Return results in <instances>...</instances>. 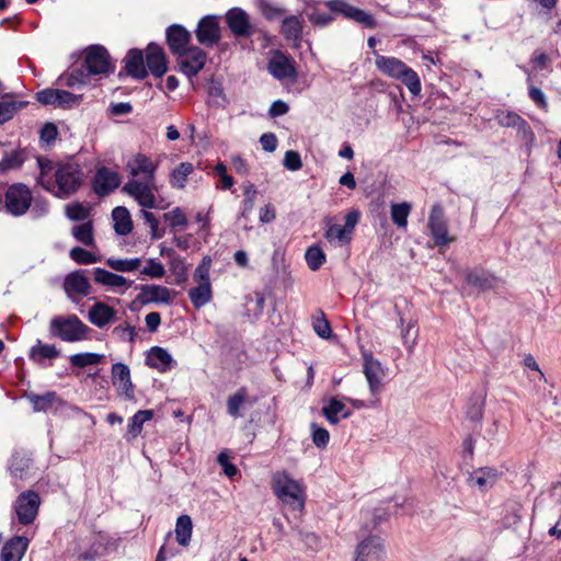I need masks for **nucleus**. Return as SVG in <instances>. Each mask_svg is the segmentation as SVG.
<instances>
[{
	"instance_id": "obj_1",
	"label": "nucleus",
	"mask_w": 561,
	"mask_h": 561,
	"mask_svg": "<svg viewBox=\"0 0 561 561\" xmlns=\"http://www.w3.org/2000/svg\"><path fill=\"white\" fill-rule=\"evenodd\" d=\"M160 161L142 152L133 154L126 162L127 181L122 193L133 198L138 206H158L157 171Z\"/></svg>"
},
{
	"instance_id": "obj_2",
	"label": "nucleus",
	"mask_w": 561,
	"mask_h": 561,
	"mask_svg": "<svg viewBox=\"0 0 561 561\" xmlns=\"http://www.w3.org/2000/svg\"><path fill=\"white\" fill-rule=\"evenodd\" d=\"M39 175L37 183L58 198H68L79 191L84 181L81 165L76 161L54 163L38 159Z\"/></svg>"
},
{
	"instance_id": "obj_3",
	"label": "nucleus",
	"mask_w": 561,
	"mask_h": 561,
	"mask_svg": "<svg viewBox=\"0 0 561 561\" xmlns=\"http://www.w3.org/2000/svg\"><path fill=\"white\" fill-rule=\"evenodd\" d=\"M375 65L383 75L400 80L413 95H419L422 90L419 75L403 61L396 57L379 55L375 51Z\"/></svg>"
},
{
	"instance_id": "obj_4",
	"label": "nucleus",
	"mask_w": 561,
	"mask_h": 561,
	"mask_svg": "<svg viewBox=\"0 0 561 561\" xmlns=\"http://www.w3.org/2000/svg\"><path fill=\"white\" fill-rule=\"evenodd\" d=\"M272 488L277 499L293 510L301 512L305 507V489L286 471H277L272 477Z\"/></svg>"
},
{
	"instance_id": "obj_5",
	"label": "nucleus",
	"mask_w": 561,
	"mask_h": 561,
	"mask_svg": "<svg viewBox=\"0 0 561 561\" xmlns=\"http://www.w3.org/2000/svg\"><path fill=\"white\" fill-rule=\"evenodd\" d=\"M50 333L54 336L69 343L83 341L88 337L90 328L76 314L55 317L49 323Z\"/></svg>"
},
{
	"instance_id": "obj_6",
	"label": "nucleus",
	"mask_w": 561,
	"mask_h": 561,
	"mask_svg": "<svg viewBox=\"0 0 561 561\" xmlns=\"http://www.w3.org/2000/svg\"><path fill=\"white\" fill-rule=\"evenodd\" d=\"M32 199V192L25 184H12L4 195L5 210L12 216H22L30 209Z\"/></svg>"
},
{
	"instance_id": "obj_7",
	"label": "nucleus",
	"mask_w": 561,
	"mask_h": 561,
	"mask_svg": "<svg viewBox=\"0 0 561 561\" xmlns=\"http://www.w3.org/2000/svg\"><path fill=\"white\" fill-rule=\"evenodd\" d=\"M363 359V371L367 379L369 391L376 398L373 405H376L379 401L377 396L382 390L383 380L387 376V368L370 353H364Z\"/></svg>"
},
{
	"instance_id": "obj_8",
	"label": "nucleus",
	"mask_w": 561,
	"mask_h": 561,
	"mask_svg": "<svg viewBox=\"0 0 561 561\" xmlns=\"http://www.w3.org/2000/svg\"><path fill=\"white\" fill-rule=\"evenodd\" d=\"M325 7L334 13L343 15L345 19L352 20L363 27L375 28L377 26L376 19L373 14L366 12L363 9L354 7L344 0H329L325 2Z\"/></svg>"
},
{
	"instance_id": "obj_9",
	"label": "nucleus",
	"mask_w": 561,
	"mask_h": 561,
	"mask_svg": "<svg viewBox=\"0 0 561 561\" xmlns=\"http://www.w3.org/2000/svg\"><path fill=\"white\" fill-rule=\"evenodd\" d=\"M83 67L90 76H106L113 71L110 55L101 45H91L85 49Z\"/></svg>"
},
{
	"instance_id": "obj_10",
	"label": "nucleus",
	"mask_w": 561,
	"mask_h": 561,
	"mask_svg": "<svg viewBox=\"0 0 561 561\" xmlns=\"http://www.w3.org/2000/svg\"><path fill=\"white\" fill-rule=\"evenodd\" d=\"M41 505V497L35 491L22 492L15 500L14 511L19 523L28 525L34 522Z\"/></svg>"
},
{
	"instance_id": "obj_11",
	"label": "nucleus",
	"mask_w": 561,
	"mask_h": 561,
	"mask_svg": "<svg viewBox=\"0 0 561 561\" xmlns=\"http://www.w3.org/2000/svg\"><path fill=\"white\" fill-rule=\"evenodd\" d=\"M225 20L230 32L237 38H248L254 34V25L249 13L242 8L234 7L225 14Z\"/></svg>"
},
{
	"instance_id": "obj_12",
	"label": "nucleus",
	"mask_w": 561,
	"mask_h": 561,
	"mask_svg": "<svg viewBox=\"0 0 561 561\" xmlns=\"http://www.w3.org/2000/svg\"><path fill=\"white\" fill-rule=\"evenodd\" d=\"M36 100L42 105H53L55 107L70 108L79 104L82 95H76L60 89H44L36 93Z\"/></svg>"
},
{
	"instance_id": "obj_13",
	"label": "nucleus",
	"mask_w": 561,
	"mask_h": 561,
	"mask_svg": "<svg viewBox=\"0 0 561 561\" xmlns=\"http://www.w3.org/2000/svg\"><path fill=\"white\" fill-rule=\"evenodd\" d=\"M25 398L32 404L34 412L58 414L61 413L67 407V403L54 391H48L44 394H35L30 392L25 393Z\"/></svg>"
},
{
	"instance_id": "obj_14",
	"label": "nucleus",
	"mask_w": 561,
	"mask_h": 561,
	"mask_svg": "<svg viewBox=\"0 0 561 561\" xmlns=\"http://www.w3.org/2000/svg\"><path fill=\"white\" fill-rule=\"evenodd\" d=\"M174 299V293L165 286L157 284H146L139 286L137 300L142 305H171Z\"/></svg>"
},
{
	"instance_id": "obj_15",
	"label": "nucleus",
	"mask_w": 561,
	"mask_h": 561,
	"mask_svg": "<svg viewBox=\"0 0 561 561\" xmlns=\"http://www.w3.org/2000/svg\"><path fill=\"white\" fill-rule=\"evenodd\" d=\"M178 56L180 70L188 78L195 77L204 68L207 58L198 47H190Z\"/></svg>"
},
{
	"instance_id": "obj_16",
	"label": "nucleus",
	"mask_w": 561,
	"mask_h": 561,
	"mask_svg": "<svg viewBox=\"0 0 561 561\" xmlns=\"http://www.w3.org/2000/svg\"><path fill=\"white\" fill-rule=\"evenodd\" d=\"M268 72L277 80L296 79L295 60L280 50H275L267 64Z\"/></svg>"
},
{
	"instance_id": "obj_17",
	"label": "nucleus",
	"mask_w": 561,
	"mask_h": 561,
	"mask_svg": "<svg viewBox=\"0 0 561 561\" xmlns=\"http://www.w3.org/2000/svg\"><path fill=\"white\" fill-rule=\"evenodd\" d=\"M428 228L436 245L445 247L453 241L448 236L447 222L444 218L443 208L439 205H434L431 209Z\"/></svg>"
},
{
	"instance_id": "obj_18",
	"label": "nucleus",
	"mask_w": 561,
	"mask_h": 561,
	"mask_svg": "<svg viewBox=\"0 0 561 561\" xmlns=\"http://www.w3.org/2000/svg\"><path fill=\"white\" fill-rule=\"evenodd\" d=\"M197 41L208 47L216 45L220 39V27L217 16L202 18L195 31Z\"/></svg>"
},
{
	"instance_id": "obj_19",
	"label": "nucleus",
	"mask_w": 561,
	"mask_h": 561,
	"mask_svg": "<svg viewBox=\"0 0 561 561\" xmlns=\"http://www.w3.org/2000/svg\"><path fill=\"white\" fill-rule=\"evenodd\" d=\"M121 184L119 174L106 167L98 169L93 179V191L99 196H107Z\"/></svg>"
},
{
	"instance_id": "obj_20",
	"label": "nucleus",
	"mask_w": 561,
	"mask_h": 561,
	"mask_svg": "<svg viewBox=\"0 0 561 561\" xmlns=\"http://www.w3.org/2000/svg\"><path fill=\"white\" fill-rule=\"evenodd\" d=\"M499 480V472L494 468L482 467L470 472L466 479L467 484L481 493L491 490Z\"/></svg>"
},
{
	"instance_id": "obj_21",
	"label": "nucleus",
	"mask_w": 561,
	"mask_h": 561,
	"mask_svg": "<svg viewBox=\"0 0 561 561\" xmlns=\"http://www.w3.org/2000/svg\"><path fill=\"white\" fill-rule=\"evenodd\" d=\"M104 550L105 546L103 536L100 534H90L79 540L76 552L79 559L94 560L102 556Z\"/></svg>"
},
{
	"instance_id": "obj_22",
	"label": "nucleus",
	"mask_w": 561,
	"mask_h": 561,
	"mask_svg": "<svg viewBox=\"0 0 561 561\" xmlns=\"http://www.w3.org/2000/svg\"><path fill=\"white\" fill-rule=\"evenodd\" d=\"M385 554L380 537H368L358 543L355 561H379Z\"/></svg>"
},
{
	"instance_id": "obj_23",
	"label": "nucleus",
	"mask_w": 561,
	"mask_h": 561,
	"mask_svg": "<svg viewBox=\"0 0 561 561\" xmlns=\"http://www.w3.org/2000/svg\"><path fill=\"white\" fill-rule=\"evenodd\" d=\"M117 311L103 301L96 300L89 309L88 320L99 329H103L116 319Z\"/></svg>"
},
{
	"instance_id": "obj_24",
	"label": "nucleus",
	"mask_w": 561,
	"mask_h": 561,
	"mask_svg": "<svg viewBox=\"0 0 561 561\" xmlns=\"http://www.w3.org/2000/svg\"><path fill=\"white\" fill-rule=\"evenodd\" d=\"M146 365L157 369L160 373L171 370L175 362L172 355L163 347L152 346L146 355Z\"/></svg>"
},
{
	"instance_id": "obj_25",
	"label": "nucleus",
	"mask_w": 561,
	"mask_h": 561,
	"mask_svg": "<svg viewBox=\"0 0 561 561\" xmlns=\"http://www.w3.org/2000/svg\"><path fill=\"white\" fill-rule=\"evenodd\" d=\"M465 279L469 285L482 291L494 289L500 283L497 276L482 268L467 271Z\"/></svg>"
},
{
	"instance_id": "obj_26",
	"label": "nucleus",
	"mask_w": 561,
	"mask_h": 561,
	"mask_svg": "<svg viewBox=\"0 0 561 561\" xmlns=\"http://www.w3.org/2000/svg\"><path fill=\"white\" fill-rule=\"evenodd\" d=\"M165 36L167 43L173 54L179 55L190 48L187 45L191 39V34L182 25L173 24L169 26Z\"/></svg>"
},
{
	"instance_id": "obj_27",
	"label": "nucleus",
	"mask_w": 561,
	"mask_h": 561,
	"mask_svg": "<svg viewBox=\"0 0 561 561\" xmlns=\"http://www.w3.org/2000/svg\"><path fill=\"white\" fill-rule=\"evenodd\" d=\"M146 65L154 77L161 78L167 72V58L160 46L152 43L148 45Z\"/></svg>"
},
{
	"instance_id": "obj_28",
	"label": "nucleus",
	"mask_w": 561,
	"mask_h": 561,
	"mask_svg": "<svg viewBox=\"0 0 561 561\" xmlns=\"http://www.w3.org/2000/svg\"><path fill=\"white\" fill-rule=\"evenodd\" d=\"M94 280L106 287L114 289H122L119 293L124 294L131 285L133 280H128L122 275L112 273L107 270L96 267L93 271Z\"/></svg>"
},
{
	"instance_id": "obj_29",
	"label": "nucleus",
	"mask_w": 561,
	"mask_h": 561,
	"mask_svg": "<svg viewBox=\"0 0 561 561\" xmlns=\"http://www.w3.org/2000/svg\"><path fill=\"white\" fill-rule=\"evenodd\" d=\"M64 288L69 298L72 295L88 296L91 293V285L83 271L70 273L65 278Z\"/></svg>"
},
{
	"instance_id": "obj_30",
	"label": "nucleus",
	"mask_w": 561,
	"mask_h": 561,
	"mask_svg": "<svg viewBox=\"0 0 561 561\" xmlns=\"http://www.w3.org/2000/svg\"><path fill=\"white\" fill-rule=\"evenodd\" d=\"M111 374L113 385L127 398H131L134 390L129 367L123 363H115L112 365Z\"/></svg>"
},
{
	"instance_id": "obj_31",
	"label": "nucleus",
	"mask_w": 561,
	"mask_h": 561,
	"mask_svg": "<svg viewBox=\"0 0 561 561\" xmlns=\"http://www.w3.org/2000/svg\"><path fill=\"white\" fill-rule=\"evenodd\" d=\"M125 70L128 76L141 80L147 76L145 67L144 54L139 49H130L125 59Z\"/></svg>"
},
{
	"instance_id": "obj_32",
	"label": "nucleus",
	"mask_w": 561,
	"mask_h": 561,
	"mask_svg": "<svg viewBox=\"0 0 561 561\" xmlns=\"http://www.w3.org/2000/svg\"><path fill=\"white\" fill-rule=\"evenodd\" d=\"M28 546L27 538L16 536L2 547L1 561H21Z\"/></svg>"
},
{
	"instance_id": "obj_33",
	"label": "nucleus",
	"mask_w": 561,
	"mask_h": 561,
	"mask_svg": "<svg viewBox=\"0 0 561 561\" xmlns=\"http://www.w3.org/2000/svg\"><path fill=\"white\" fill-rule=\"evenodd\" d=\"M322 414L330 424H337L341 419L351 416V411L346 410L345 404L336 398H331L322 408Z\"/></svg>"
},
{
	"instance_id": "obj_34",
	"label": "nucleus",
	"mask_w": 561,
	"mask_h": 561,
	"mask_svg": "<svg viewBox=\"0 0 561 561\" xmlns=\"http://www.w3.org/2000/svg\"><path fill=\"white\" fill-rule=\"evenodd\" d=\"M90 75L82 66L80 68H72L66 73L58 78L60 85H65L71 89L81 88L90 83Z\"/></svg>"
},
{
	"instance_id": "obj_35",
	"label": "nucleus",
	"mask_w": 561,
	"mask_h": 561,
	"mask_svg": "<svg viewBox=\"0 0 561 561\" xmlns=\"http://www.w3.org/2000/svg\"><path fill=\"white\" fill-rule=\"evenodd\" d=\"M302 20L296 15L286 16L282 21L280 32L287 41L299 44L302 38Z\"/></svg>"
},
{
	"instance_id": "obj_36",
	"label": "nucleus",
	"mask_w": 561,
	"mask_h": 561,
	"mask_svg": "<svg viewBox=\"0 0 561 561\" xmlns=\"http://www.w3.org/2000/svg\"><path fill=\"white\" fill-rule=\"evenodd\" d=\"M114 230L118 236H127L133 230V220L129 210L124 206H117L112 210Z\"/></svg>"
},
{
	"instance_id": "obj_37",
	"label": "nucleus",
	"mask_w": 561,
	"mask_h": 561,
	"mask_svg": "<svg viewBox=\"0 0 561 561\" xmlns=\"http://www.w3.org/2000/svg\"><path fill=\"white\" fill-rule=\"evenodd\" d=\"M31 458L23 453H14L8 463V470L14 479H25L31 466Z\"/></svg>"
},
{
	"instance_id": "obj_38",
	"label": "nucleus",
	"mask_w": 561,
	"mask_h": 561,
	"mask_svg": "<svg viewBox=\"0 0 561 561\" xmlns=\"http://www.w3.org/2000/svg\"><path fill=\"white\" fill-rule=\"evenodd\" d=\"M194 172V165L191 162H181L170 173L169 183L171 187L183 190L186 186L188 176Z\"/></svg>"
},
{
	"instance_id": "obj_39",
	"label": "nucleus",
	"mask_w": 561,
	"mask_h": 561,
	"mask_svg": "<svg viewBox=\"0 0 561 561\" xmlns=\"http://www.w3.org/2000/svg\"><path fill=\"white\" fill-rule=\"evenodd\" d=\"M193 523L188 515H181L175 524V537L180 546L187 547L192 539Z\"/></svg>"
},
{
	"instance_id": "obj_40",
	"label": "nucleus",
	"mask_w": 561,
	"mask_h": 561,
	"mask_svg": "<svg viewBox=\"0 0 561 561\" xmlns=\"http://www.w3.org/2000/svg\"><path fill=\"white\" fill-rule=\"evenodd\" d=\"M188 298L192 305L199 309L211 300V285L210 283L197 284V286L188 290Z\"/></svg>"
},
{
	"instance_id": "obj_41",
	"label": "nucleus",
	"mask_w": 561,
	"mask_h": 561,
	"mask_svg": "<svg viewBox=\"0 0 561 561\" xmlns=\"http://www.w3.org/2000/svg\"><path fill=\"white\" fill-rule=\"evenodd\" d=\"M59 351L56 346L50 344H42L38 340L37 343L30 350V358L33 362L42 363L44 359H53L59 356Z\"/></svg>"
},
{
	"instance_id": "obj_42",
	"label": "nucleus",
	"mask_w": 561,
	"mask_h": 561,
	"mask_svg": "<svg viewBox=\"0 0 561 561\" xmlns=\"http://www.w3.org/2000/svg\"><path fill=\"white\" fill-rule=\"evenodd\" d=\"M411 204L408 202L393 203L390 207L391 220L398 228L405 229L408 226V217L411 213Z\"/></svg>"
},
{
	"instance_id": "obj_43",
	"label": "nucleus",
	"mask_w": 561,
	"mask_h": 561,
	"mask_svg": "<svg viewBox=\"0 0 561 561\" xmlns=\"http://www.w3.org/2000/svg\"><path fill=\"white\" fill-rule=\"evenodd\" d=\"M248 391L245 387L239 388L233 394H231L227 400V413L234 417H241L240 413L241 408L247 401Z\"/></svg>"
},
{
	"instance_id": "obj_44",
	"label": "nucleus",
	"mask_w": 561,
	"mask_h": 561,
	"mask_svg": "<svg viewBox=\"0 0 561 561\" xmlns=\"http://www.w3.org/2000/svg\"><path fill=\"white\" fill-rule=\"evenodd\" d=\"M152 417V410H139L130 417L127 425V434L133 438L137 437L142 430L144 423L151 420Z\"/></svg>"
},
{
	"instance_id": "obj_45",
	"label": "nucleus",
	"mask_w": 561,
	"mask_h": 561,
	"mask_svg": "<svg viewBox=\"0 0 561 561\" xmlns=\"http://www.w3.org/2000/svg\"><path fill=\"white\" fill-rule=\"evenodd\" d=\"M24 162V154L21 150H11L3 153L0 160V173L20 168Z\"/></svg>"
},
{
	"instance_id": "obj_46",
	"label": "nucleus",
	"mask_w": 561,
	"mask_h": 561,
	"mask_svg": "<svg viewBox=\"0 0 561 561\" xmlns=\"http://www.w3.org/2000/svg\"><path fill=\"white\" fill-rule=\"evenodd\" d=\"M325 238L332 243L344 245L351 241L352 233L344 226L331 225L327 229Z\"/></svg>"
},
{
	"instance_id": "obj_47",
	"label": "nucleus",
	"mask_w": 561,
	"mask_h": 561,
	"mask_svg": "<svg viewBox=\"0 0 561 561\" xmlns=\"http://www.w3.org/2000/svg\"><path fill=\"white\" fill-rule=\"evenodd\" d=\"M104 358L103 354L98 353H78L69 357L70 364L78 368H84L100 364Z\"/></svg>"
},
{
	"instance_id": "obj_48",
	"label": "nucleus",
	"mask_w": 561,
	"mask_h": 561,
	"mask_svg": "<svg viewBox=\"0 0 561 561\" xmlns=\"http://www.w3.org/2000/svg\"><path fill=\"white\" fill-rule=\"evenodd\" d=\"M71 233L76 240L83 243L84 245H92L94 242L93 225L91 221H85L81 225L72 227Z\"/></svg>"
},
{
	"instance_id": "obj_49",
	"label": "nucleus",
	"mask_w": 561,
	"mask_h": 561,
	"mask_svg": "<svg viewBox=\"0 0 561 561\" xmlns=\"http://www.w3.org/2000/svg\"><path fill=\"white\" fill-rule=\"evenodd\" d=\"M305 259L311 271H318L325 262V254L318 245H311L306 250Z\"/></svg>"
},
{
	"instance_id": "obj_50",
	"label": "nucleus",
	"mask_w": 561,
	"mask_h": 561,
	"mask_svg": "<svg viewBox=\"0 0 561 561\" xmlns=\"http://www.w3.org/2000/svg\"><path fill=\"white\" fill-rule=\"evenodd\" d=\"M256 7L266 20H276L285 13V9L270 0H256Z\"/></svg>"
},
{
	"instance_id": "obj_51",
	"label": "nucleus",
	"mask_w": 561,
	"mask_h": 561,
	"mask_svg": "<svg viewBox=\"0 0 561 561\" xmlns=\"http://www.w3.org/2000/svg\"><path fill=\"white\" fill-rule=\"evenodd\" d=\"M163 219L170 228H185L188 224L187 217L181 207H174L172 210L163 214Z\"/></svg>"
},
{
	"instance_id": "obj_52",
	"label": "nucleus",
	"mask_w": 561,
	"mask_h": 561,
	"mask_svg": "<svg viewBox=\"0 0 561 561\" xmlns=\"http://www.w3.org/2000/svg\"><path fill=\"white\" fill-rule=\"evenodd\" d=\"M26 105V102H18V101H2L0 102V124H3L11 119L14 114L23 108Z\"/></svg>"
},
{
	"instance_id": "obj_53",
	"label": "nucleus",
	"mask_w": 561,
	"mask_h": 561,
	"mask_svg": "<svg viewBox=\"0 0 561 561\" xmlns=\"http://www.w3.org/2000/svg\"><path fill=\"white\" fill-rule=\"evenodd\" d=\"M211 257L206 255L194 271L193 279L197 284L210 283L209 272L211 267Z\"/></svg>"
},
{
	"instance_id": "obj_54",
	"label": "nucleus",
	"mask_w": 561,
	"mask_h": 561,
	"mask_svg": "<svg viewBox=\"0 0 561 561\" xmlns=\"http://www.w3.org/2000/svg\"><path fill=\"white\" fill-rule=\"evenodd\" d=\"M140 273L144 276L160 279L165 275V268L157 259H149Z\"/></svg>"
},
{
	"instance_id": "obj_55",
	"label": "nucleus",
	"mask_w": 561,
	"mask_h": 561,
	"mask_svg": "<svg viewBox=\"0 0 561 561\" xmlns=\"http://www.w3.org/2000/svg\"><path fill=\"white\" fill-rule=\"evenodd\" d=\"M66 215L70 220L82 221L90 215V207L81 203H71L66 206Z\"/></svg>"
},
{
	"instance_id": "obj_56",
	"label": "nucleus",
	"mask_w": 561,
	"mask_h": 561,
	"mask_svg": "<svg viewBox=\"0 0 561 561\" xmlns=\"http://www.w3.org/2000/svg\"><path fill=\"white\" fill-rule=\"evenodd\" d=\"M497 123L504 127H522L527 125L518 114L513 112H500L496 115Z\"/></svg>"
},
{
	"instance_id": "obj_57",
	"label": "nucleus",
	"mask_w": 561,
	"mask_h": 561,
	"mask_svg": "<svg viewBox=\"0 0 561 561\" xmlns=\"http://www.w3.org/2000/svg\"><path fill=\"white\" fill-rule=\"evenodd\" d=\"M112 333L117 340L129 343H133L137 335L136 328L128 323L115 327Z\"/></svg>"
},
{
	"instance_id": "obj_58",
	"label": "nucleus",
	"mask_w": 561,
	"mask_h": 561,
	"mask_svg": "<svg viewBox=\"0 0 561 561\" xmlns=\"http://www.w3.org/2000/svg\"><path fill=\"white\" fill-rule=\"evenodd\" d=\"M70 257L79 264H92L98 261L93 253L80 247H75L70 250Z\"/></svg>"
},
{
	"instance_id": "obj_59",
	"label": "nucleus",
	"mask_w": 561,
	"mask_h": 561,
	"mask_svg": "<svg viewBox=\"0 0 561 561\" xmlns=\"http://www.w3.org/2000/svg\"><path fill=\"white\" fill-rule=\"evenodd\" d=\"M308 20L316 26L324 27L333 21V16L329 12H321L318 9L307 11Z\"/></svg>"
},
{
	"instance_id": "obj_60",
	"label": "nucleus",
	"mask_w": 561,
	"mask_h": 561,
	"mask_svg": "<svg viewBox=\"0 0 561 561\" xmlns=\"http://www.w3.org/2000/svg\"><path fill=\"white\" fill-rule=\"evenodd\" d=\"M311 431L313 444L319 448L325 447L330 440V434L328 430L318 426L316 423H312Z\"/></svg>"
},
{
	"instance_id": "obj_61",
	"label": "nucleus",
	"mask_w": 561,
	"mask_h": 561,
	"mask_svg": "<svg viewBox=\"0 0 561 561\" xmlns=\"http://www.w3.org/2000/svg\"><path fill=\"white\" fill-rule=\"evenodd\" d=\"M284 167L290 171H298L302 167L300 154L297 151L288 150L285 153Z\"/></svg>"
},
{
	"instance_id": "obj_62",
	"label": "nucleus",
	"mask_w": 561,
	"mask_h": 561,
	"mask_svg": "<svg viewBox=\"0 0 561 561\" xmlns=\"http://www.w3.org/2000/svg\"><path fill=\"white\" fill-rule=\"evenodd\" d=\"M313 330L314 332L322 339H329L331 336L332 330L329 321L324 318L322 313L321 318H316L313 321Z\"/></svg>"
},
{
	"instance_id": "obj_63",
	"label": "nucleus",
	"mask_w": 561,
	"mask_h": 561,
	"mask_svg": "<svg viewBox=\"0 0 561 561\" xmlns=\"http://www.w3.org/2000/svg\"><path fill=\"white\" fill-rule=\"evenodd\" d=\"M528 95L530 100L540 108L547 111L548 108V102L545 93L541 91V89L530 84L528 89Z\"/></svg>"
},
{
	"instance_id": "obj_64",
	"label": "nucleus",
	"mask_w": 561,
	"mask_h": 561,
	"mask_svg": "<svg viewBox=\"0 0 561 561\" xmlns=\"http://www.w3.org/2000/svg\"><path fill=\"white\" fill-rule=\"evenodd\" d=\"M217 461L227 477L233 478L238 473L237 467L229 461V455L227 451H221L217 457Z\"/></svg>"
}]
</instances>
